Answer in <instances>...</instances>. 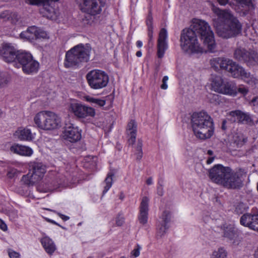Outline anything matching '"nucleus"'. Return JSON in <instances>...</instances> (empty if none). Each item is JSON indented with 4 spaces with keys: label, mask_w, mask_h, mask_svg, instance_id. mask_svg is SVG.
I'll list each match as a JSON object with an SVG mask.
<instances>
[{
    "label": "nucleus",
    "mask_w": 258,
    "mask_h": 258,
    "mask_svg": "<svg viewBox=\"0 0 258 258\" xmlns=\"http://www.w3.org/2000/svg\"><path fill=\"white\" fill-rule=\"evenodd\" d=\"M197 34L200 36L208 50L211 52H214L216 43L214 33L207 22L200 19L195 20L189 28H185L181 31L179 41L182 50L190 53L203 52Z\"/></svg>",
    "instance_id": "1"
},
{
    "label": "nucleus",
    "mask_w": 258,
    "mask_h": 258,
    "mask_svg": "<svg viewBox=\"0 0 258 258\" xmlns=\"http://www.w3.org/2000/svg\"><path fill=\"white\" fill-rule=\"evenodd\" d=\"M208 173L213 182L231 189H239L242 187L243 176L245 174L242 168L233 170L229 166L220 164L209 169Z\"/></svg>",
    "instance_id": "2"
},
{
    "label": "nucleus",
    "mask_w": 258,
    "mask_h": 258,
    "mask_svg": "<svg viewBox=\"0 0 258 258\" xmlns=\"http://www.w3.org/2000/svg\"><path fill=\"white\" fill-rule=\"evenodd\" d=\"M213 12L217 16L214 21V25L220 37L227 39L235 37L241 33L242 23L229 10L216 8L213 9Z\"/></svg>",
    "instance_id": "3"
},
{
    "label": "nucleus",
    "mask_w": 258,
    "mask_h": 258,
    "mask_svg": "<svg viewBox=\"0 0 258 258\" xmlns=\"http://www.w3.org/2000/svg\"><path fill=\"white\" fill-rule=\"evenodd\" d=\"M192 131L196 137L201 140L210 138L214 131L211 117L205 111L194 112L191 116Z\"/></svg>",
    "instance_id": "4"
},
{
    "label": "nucleus",
    "mask_w": 258,
    "mask_h": 258,
    "mask_svg": "<svg viewBox=\"0 0 258 258\" xmlns=\"http://www.w3.org/2000/svg\"><path fill=\"white\" fill-rule=\"evenodd\" d=\"M91 47L89 44L79 43L66 53L64 60V67L66 68H78L90 59Z\"/></svg>",
    "instance_id": "5"
},
{
    "label": "nucleus",
    "mask_w": 258,
    "mask_h": 258,
    "mask_svg": "<svg viewBox=\"0 0 258 258\" xmlns=\"http://www.w3.org/2000/svg\"><path fill=\"white\" fill-rule=\"evenodd\" d=\"M221 6L229 4L235 13L241 17L252 20L255 17L256 4L255 0H217Z\"/></svg>",
    "instance_id": "6"
},
{
    "label": "nucleus",
    "mask_w": 258,
    "mask_h": 258,
    "mask_svg": "<svg viewBox=\"0 0 258 258\" xmlns=\"http://www.w3.org/2000/svg\"><path fill=\"white\" fill-rule=\"evenodd\" d=\"M34 121L40 128L51 130L60 126L61 119L55 113L49 111L38 112L34 117Z\"/></svg>",
    "instance_id": "7"
},
{
    "label": "nucleus",
    "mask_w": 258,
    "mask_h": 258,
    "mask_svg": "<svg viewBox=\"0 0 258 258\" xmlns=\"http://www.w3.org/2000/svg\"><path fill=\"white\" fill-rule=\"evenodd\" d=\"M86 78L89 87L94 90H99L106 87L109 79L105 72L99 69L89 71Z\"/></svg>",
    "instance_id": "8"
},
{
    "label": "nucleus",
    "mask_w": 258,
    "mask_h": 258,
    "mask_svg": "<svg viewBox=\"0 0 258 258\" xmlns=\"http://www.w3.org/2000/svg\"><path fill=\"white\" fill-rule=\"evenodd\" d=\"M234 58L238 61L245 63L249 67L258 63V53L253 50L237 48L234 52Z\"/></svg>",
    "instance_id": "9"
},
{
    "label": "nucleus",
    "mask_w": 258,
    "mask_h": 258,
    "mask_svg": "<svg viewBox=\"0 0 258 258\" xmlns=\"http://www.w3.org/2000/svg\"><path fill=\"white\" fill-rule=\"evenodd\" d=\"M69 110L78 118L94 117L95 115V110L93 108L79 103H71Z\"/></svg>",
    "instance_id": "10"
},
{
    "label": "nucleus",
    "mask_w": 258,
    "mask_h": 258,
    "mask_svg": "<svg viewBox=\"0 0 258 258\" xmlns=\"http://www.w3.org/2000/svg\"><path fill=\"white\" fill-rule=\"evenodd\" d=\"M226 119L231 122L240 124L250 125L253 123L252 115L250 113L238 109L230 111L227 115Z\"/></svg>",
    "instance_id": "11"
},
{
    "label": "nucleus",
    "mask_w": 258,
    "mask_h": 258,
    "mask_svg": "<svg viewBox=\"0 0 258 258\" xmlns=\"http://www.w3.org/2000/svg\"><path fill=\"white\" fill-rule=\"evenodd\" d=\"M103 6L101 0H82L80 9L87 14L96 16L101 13Z\"/></svg>",
    "instance_id": "12"
},
{
    "label": "nucleus",
    "mask_w": 258,
    "mask_h": 258,
    "mask_svg": "<svg viewBox=\"0 0 258 258\" xmlns=\"http://www.w3.org/2000/svg\"><path fill=\"white\" fill-rule=\"evenodd\" d=\"M62 184V182L56 176H48L39 184L37 189L42 192H50L59 188Z\"/></svg>",
    "instance_id": "13"
},
{
    "label": "nucleus",
    "mask_w": 258,
    "mask_h": 258,
    "mask_svg": "<svg viewBox=\"0 0 258 258\" xmlns=\"http://www.w3.org/2000/svg\"><path fill=\"white\" fill-rule=\"evenodd\" d=\"M168 34L165 28H161L157 40V56L158 58H162L165 52L168 48Z\"/></svg>",
    "instance_id": "14"
},
{
    "label": "nucleus",
    "mask_w": 258,
    "mask_h": 258,
    "mask_svg": "<svg viewBox=\"0 0 258 258\" xmlns=\"http://www.w3.org/2000/svg\"><path fill=\"white\" fill-rule=\"evenodd\" d=\"M63 136L65 140L71 143H75L81 139V131L72 123L66 124L63 132Z\"/></svg>",
    "instance_id": "15"
},
{
    "label": "nucleus",
    "mask_w": 258,
    "mask_h": 258,
    "mask_svg": "<svg viewBox=\"0 0 258 258\" xmlns=\"http://www.w3.org/2000/svg\"><path fill=\"white\" fill-rule=\"evenodd\" d=\"M160 221L157 225V234L158 236H163L169 228V223L171 219V214L169 211L165 210L159 217Z\"/></svg>",
    "instance_id": "16"
},
{
    "label": "nucleus",
    "mask_w": 258,
    "mask_h": 258,
    "mask_svg": "<svg viewBox=\"0 0 258 258\" xmlns=\"http://www.w3.org/2000/svg\"><path fill=\"white\" fill-rule=\"evenodd\" d=\"M18 51L11 44L7 43L0 49V55L7 62H15Z\"/></svg>",
    "instance_id": "17"
},
{
    "label": "nucleus",
    "mask_w": 258,
    "mask_h": 258,
    "mask_svg": "<svg viewBox=\"0 0 258 258\" xmlns=\"http://www.w3.org/2000/svg\"><path fill=\"white\" fill-rule=\"evenodd\" d=\"M240 223L241 225L248 227L250 229L258 231V213L244 214L240 217Z\"/></svg>",
    "instance_id": "18"
},
{
    "label": "nucleus",
    "mask_w": 258,
    "mask_h": 258,
    "mask_svg": "<svg viewBox=\"0 0 258 258\" xmlns=\"http://www.w3.org/2000/svg\"><path fill=\"white\" fill-rule=\"evenodd\" d=\"M226 71L229 72L231 76L235 78H240L242 79H248L250 77V74L247 72L245 70L231 60L226 69Z\"/></svg>",
    "instance_id": "19"
},
{
    "label": "nucleus",
    "mask_w": 258,
    "mask_h": 258,
    "mask_svg": "<svg viewBox=\"0 0 258 258\" xmlns=\"http://www.w3.org/2000/svg\"><path fill=\"white\" fill-rule=\"evenodd\" d=\"M149 199L147 197H144L139 207V213L138 219L142 225H145L148 222L149 213Z\"/></svg>",
    "instance_id": "20"
},
{
    "label": "nucleus",
    "mask_w": 258,
    "mask_h": 258,
    "mask_svg": "<svg viewBox=\"0 0 258 258\" xmlns=\"http://www.w3.org/2000/svg\"><path fill=\"white\" fill-rule=\"evenodd\" d=\"M31 167L29 172L33 179L37 182L40 181L46 172V168L41 163L34 162Z\"/></svg>",
    "instance_id": "21"
},
{
    "label": "nucleus",
    "mask_w": 258,
    "mask_h": 258,
    "mask_svg": "<svg viewBox=\"0 0 258 258\" xmlns=\"http://www.w3.org/2000/svg\"><path fill=\"white\" fill-rule=\"evenodd\" d=\"M230 62H231V59L224 57H215L210 60V64L215 71L220 70L226 71Z\"/></svg>",
    "instance_id": "22"
},
{
    "label": "nucleus",
    "mask_w": 258,
    "mask_h": 258,
    "mask_svg": "<svg viewBox=\"0 0 258 258\" xmlns=\"http://www.w3.org/2000/svg\"><path fill=\"white\" fill-rule=\"evenodd\" d=\"M23 73L26 75L36 74L39 69V63L32 56L21 67Z\"/></svg>",
    "instance_id": "23"
},
{
    "label": "nucleus",
    "mask_w": 258,
    "mask_h": 258,
    "mask_svg": "<svg viewBox=\"0 0 258 258\" xmlns=\"http://www.w3.org/2000/svg\"><path fill=\"white\" fill-rule=\"evenodd\" d=\"M126 131L129 137L127 142L129 145L133 146L136 142L137 133V124L135 120L132 119L128 122Z\"/></svg>",
    "instance_id": "24"
},
{
    "label": "nucleus",
    "mask_w": 258,
    "mask_h": 258,
    "mask_svg": "<svg viewBox=\"0 0 258 258\" xmlns=\"http://www.w3.org/2000/svg\"><path fill=\"white\" fill-rule=\"evenodd\" d=\"M40 242L46 252L50 255H52L56 249L54 242L52 239L47 236L42 237Z\"/></svg>",
    "instance_id": "25"
},
{
    "label": "nucleus",
    "mask_w": 258,
    "mask_h": 258,
    "mask_svg": "<svg viewBox=\"0 0 258 258\" xmlns=\"http://www.w3.org/2000/svg\"><path fill=\"white\" fill-rule=\"evenodd\" d=\"M0 19L3 21H9L13 24H16L18 22L19 18L17 13L5 10L0 13Z\"/></svg>",
    "instance_id": "26"
},
{
    "label": "nucleus",
    "mask_w": 258,
    "mask_h": 258,
    "mask_svg": "<svg viewBox=\"0 0 258 258\" xmlns=\"http://www.w3.org/2000/svg\"><path fill=\"white\" fill-rule=\"evenodd\" d=\"M237 93L236 84L231 81L224 82L220 93L235 96Z\"/></svg>",
    "instance_id": "27"
},
{
    "label": "nucleus",
    "mask_w": 258,
    "mask_h": 258,
    "mask_svg": "<svg viewBox=\"0 0 258 258\" xmlns=\"http://www.w3.org/2000/svg\"><path fill=\"white\" fill-rule=\"evenodd\" d=\"M14 136L21 141H30L34 138L31 130L27 128H18L14 133Z\"/></svg>",
    "instance_id": "28"
},
{
    "label": "nucleus",
    "mask_w": 258,
    "mask_h": 258,
    "mask_svg": "<svg viewBox=\"0 0 258 258\" xmlns=\"http://www.w3.org/2000/svg\"><path fill=\"white\" fill-rule=\"evenodd\" d=\"M10 150L13 153L22 156H30L33 153L31 148L19 144L13 145L11 147Z\"/></svg>",
    "instance_id": "29"
},
{
    "label": "nucleus",
    "mask_w": 258,
    "mask_h": 258,
    "mask_svg": "<svg viewBox=\"0 0 258 258\" xmlns=\"http://www.w3.org/2000/svg\"><path fill=\"white\" fill-rule=\"evenodd\" d=\"M223 236L230 240L234 239L237 236V231L233 225L224 223L221 226Z\"/></svg>",
    "instance_id": "30"
},
{
    "label": "nucleus",
    "mask_w": 258,
    "mask_h": 258,
    "mask_svg": "<svg viewBox=\"0 0 258 258\" xmlns=\"http://www.w3.org/2000/svg\"><path fill=\"white\" fill-rule=\"evenodd\" d=\"M33 56L31 53L26 51L19 50L17 53L16 65L17 68H21Z\"/></svg>",
    "instance_id": "31"
},
{
    "label": "nucleus",
    "mask_w": 258,
    "mask_h": 258,
    "mask_svg": "<svg viewBox=\"0 0 258 258\" xmlns=\"http://www.w3.org/2000/svg\"><path fill=\"white\" fill-rule=\"evenodd\" d=\"M43 7L44 16L45 17L52 20H55L57 19L59 16V10L57 9L51 7L50 5L48 4Z\"/></svg>",
    "instance_id": "32"
},
{
    "label": "nucleus",
    "mask_w": 258,
    "mask_h": 258,
    "mask_svg": "<svg viewBox=\"0 0 258 258\" xmlns=\"http://www.w3.org/2000/svg\"><path fill=\"white\" fill-rule=\"evenodd\" d=\"M64 169L66 170L65 177L67 178V181H70V179L74 176V172L76 167V164L74 161H71L67 164L64 163Z\"/></svg>",
    "instance_id": "33"
},
{
    "label": "nucleus",
    "mask_w": 258,
    "mask_h": 258,
    "mask_svg": "<svg viewBox=\"0 0 258 258\" xmlns=\"http://www.w3.org/2000/svg\"><path fill=\"white\" fill-rule=\"evenodd\" d=\"M225 81L220 77H215L211 83L213 89L217 92L220 93Z\"/></svg>",
    "instance_id": "34"
},
{
    "label": "nucleus",
    "mask_w": 258,
    "mask_h": 258,
    "mask_svg": "<svg viewBox=\"0 0 258 258\" xmlns=\"http://www.w3.org/2000/svg\"><path fill=\"white\" fill-rule=\"evenodd\" d=\"M59 0H26V3L32 6H45L50 5V3L56 2Z\"/></svg>",
    "instance_id": "35"
},
{
    "label": "nucleus",
    "mask_w": 258,
    "mask_h": 258,
    "mask_svg": "<svg viewBox=\"0 0 258 258\" xmlns=\"http://www.w3.org/2000/svg\"><path fill=\"white\" fill-rule=\"evenodd\" d=\"M21 181L24 184L28 186L33 185L37 182L35 179H33V177L32 176L29 171L28 174L24 175L22 176Z\"/></svg>",
    "instance_id": "36"
},
{
    "label": "nucleus",
    "mask_w": 258,
    "mask_h": 258,
    "mask_svg": "<svg viewBox=\"0 0 258 258\" xmlns=\"http://www.w3.org/2000/svg\"><path fill=\"white\" fill-rule=\"evenodd\" d=\"M113 176V174L111 173H109L107 174V177H106L104 183L105 185L104 187V189L103 190V195H104L110 188L112 185V177Z\"/></svg>",
    "instance_id": "37"
},
{
    "label": "nucleus",
    "mask_w": 258,
    "mask_h": 258,
    "mask_svg": "<svg viewBox=\"0 0 258 258\" xmlns=\"http://www.w3.org/2000/svg\"><path fill=\"white\" fill-rule=\"evenodd\" d=\"M227 256V252L226 250L221 247L218 248L217 251H214L213 252L211 258H225Z\"/></svg>",
    "instance_id": "38"
},
{
    "label": "nucleus",
    "mask_w": 258,
    "mask_h": 258,
    "mask_svg": "<svg viewBox=\"0 0 258 258\" xmlns=\"http://www.w3.org/2000/svg\"><path fill=\"white\" fill-rule=\"evenodd\" d=\"M20 37L22 38L26 39L30 41L35 40V35L31 34L27 30L22 32L20 34Z\"/></svg>",
    "instance_id": "39"
},
{
    "label": "nucleus",
    "mask_w": 258,
    "mask_h": 258,
    "mask_svg": "<svg viewBox=\"0 0 258 258\" xmlns=\"http://www.w3.org/2000/svg\"><path fill=\"white\" fill-rule=\"evenodd\" d=\"M49 36L47 32L41 28H38V31L37 32L35 40L37 39H48Z\"/></svg>",
    "instance_id": "40"
},
{
    "label": "nucleus",
    "mask_w": 258,
    "mask_h": 258,
    "mask_svg": "<svg viewBox=\"0 0 258 258\" xmlns=\"http://www.w3.org/2000/svg\"><path fill=\"white\" fill-rule=\"evenodd\" d=\"M92 16L93 15L87 14V15H85L83 17V18L82 19V23L84 26L90 25L91 24L93 21L92 18Z\"/></svg>",
    "instance_id": "41"
},
{
    "label": "nucleus",
    "mask_w": 258,
    "mask_h": 258,
    "mask_svg": "<svg viewBox=\"0 0 258 258\" xmlns=\"http://www.w3.org/2000/svg\"><path fill=\"white\" fill-rule=\"evenodd\" d=\"M141 249V247L140 245L139 244H137L136 247L131 252V256H133V258L138 257L140 255Z\"/></svg>",
    "instance_id": "42"
},
{
    "label": "nucleus",
    "mask_w": 258,
    "mask_h": 258,
    "mask_svg": "<svg viewBox=\"0 0 258 258\" xmlns=\"http://www.w3.org/2000/svg\"><path fill=\"white\" fill-rule=\"evenodd\" d=\"M18 210L15 209H11L8 212V214L9 217L13 220L18 218Z\"/></svg>",
    "instance_id": "43"
},
{
    "label": "nucleus",
    "mask_w": 258,
    "mask_h": 258,
    "mask_svg": "<svg viewBox=\"0 0 258 258\" xmlns=\"http://www.w3.org/2000/svg\"><path fill=\"white\" fill-rule=\"evenodd\" d=\"M246 209V206L242 203L237 205L235 211L237 213L242 214Z\"/></svg>",
    "instance_id": "44"
},
{
    "label": "nucleus",
    "mask_w": 258,
    "mask_h": 258,
    "mask_svg": "<svg viewBox=\"0 0 258 258\" xmlns=\"http://www.w3.org/2000/svg\"><path fill=\"white\" fill-rule=\"evenodd\" d=\"M148 36L149 43L152 42L153 39V27L152 25L148 27Z\"/></svg>",
    "instance_id": "45"
},
{
    "label": "nucleus",
    "mask_w": 258,
    "mask_h": 258,
    "mask_svg": "<svg viewBox=\"0 0 258 258\" xmlns=\"http://www.w3.org/2000/svg\"><path fill=\"white\" fill-rule=\"evenodd\" d=\"M38 28V27L35 26H32L29 27L26 30L30 32L31 34H33L34 35H35V38Z\"/></svg>",
    "instance_id": "46"
},
{
    "label": "nucleus",
    "mask_w": 258,
    "mask_h": 258,
    "mask_svg": "<svg viewBox=\"0 0 258 258\" xmlns=\"http://www.w3.org/2000/svg\"><path fill=\"white\" fill-rule=\"evenodd\" d=\"M8 254L10 258H20V255L19 253L13 250L10 249L9 250Z\"/></svg>",
    "instance_id": "47"
},
{
    "label": "nucleus",
    "mask_w": 258,
    "mask_h": 258,
    "mask_svg": "<svg viewBox=\"0 0 258 258\" xmlns=\"http://www.w3.org/2000/svg\"><path fill=\"white\" fill-rule=\"evenodd\" d=\"M94 104L97 105L99 106L102 107L106 104V100L98 98H95Z\"/></svg>",
    "instance_id": "48"
},
{
    "label": "nucleus",
    "mask_w": 258,
    "mask_h": 258,
    "mask_svg": "<svg viewBox=\"0 0 258 258\" xmlns=\"http://www.w3.org/2000/svg\"><path fill=\"white\" fill-rule=\"evenodd\" d=\"M115 222L117 226H121L124 222V218L120 217V215H118L116 218Z\"/></svg>",
    "instance_id": "49"
},
{
    "label": "nucleus",
    "mask_w": 258,
    "mask_h": 258,
    "mask_svg": "<svg viewBox=\"0 0 258 258\" xmlns=\"http://www.w3.org/2000/svg\"><path fill=\"white\" fill-rule=\"evenodd\" d=\"M168 80V77L167 76H165L163 77L162 79V84L161 85V88L163 90H166L168 88V85L167 84V82Z\"/></svg>",
    "instance_id": "50"
},
{
    "label": "nucleus",
    "mask_w": 258,
    "mask_h": 258,
    "mask_svg": "<svg viewBox=\"0 0 258 258\" xmlns=\"http://www.w3.org/2000/svg\"><path fill=\"white\" fill-rule=\"evenodd\" d=\"M143 141L141 139H138L137 145L136 147V151H142Z\"/></svg>",
    "instance_id": "51"
},
{
    "label": "nucleus",
    "mask_w": 258,
    "mask_h": 258,
    "mask_svg": "<svg viewBox=\"0 0 258 258\" xmlns=\"http://www.w3.org/2000/svg\"><path fill=\"white\" fill-rule=\"evenodd\" d=\"M0 229L3 231H6L8 230V226L6 223L0 218Z\"/></svg>",
    "instance_id": "52"
},
{
    "label": "nucleus",
    "mask_w": 258,
    "mask_h": 258,
    "mask_svg": "<svg viewBox=\"0 0 258 258\" xmlns=\"http://www.w3.org/2000/svg\"><path fill=\"white\" fill-rule=\"evenodd\" d=\"M250 104L253 106H258V96L254 97L250 102Z\"/></svg>",
    "instance_id": "53"
},
{
    "label": "nucleus",
    "mask_w": 258,
    "mask_h": 258,
    "mask_svg": "<svg viewBox=\"0 0 258 258\" xmlns=\"http://www.w3.org/2000/svg\"><path fill=\"white\" fill-rule=\"evenodd\" d=\"M16 174L15 169H12L8 171L7 175L9 178H13Z\"/></svg>",
    "instance_id": "54"
},
{
    "label": "nucleus",
    "mask_w": 258,
    "mask_h": 258,
    "mask_svg": "<svg viewBox=\"0 0 258 258\" xmlns=\"http://www.w3.org/2000/svg\"><path fill=\"white\" fill-rule=\"evenodd\" d=\"M238 91L243 95H246L248 92V90L245 87H241L238 89Z\"/></svg>",
    "instance_id": "55"
},
{
    "label": "nucleus",
    "mask_w": 258,
    "mask_h": 258,
    "mask_svg": "<svg viewBox=\"0 0 258 258\" xmlns=\"http://www.w3.org/2000/svg\"><path fill=\"white\" fill-rule=\"evenodd\" d=\"M157 193L159 196H162L164 194L163 186H157Z\"/></svg>",
    "instance_id": "56"
},
{
    "label": "nucleus",
    "mask_w": 258,
    "mask_h": 258,
    "mask_svg": "<svg viewBox=\"0 0 258 258\" xmlns=\"http://www.w3.org/2000/svg\"><path fill=\"white\" fill-rule=\"evenodd\" d=\"M136 155L137 160L140 161L143 157V151L137 152L136 153Z\"/></svg>",
    "instance_id": "57"
},
{
    "label": "nucleus",
    "mask_w": 258,
    "mask_h": 258,
    "mask_svg": "<svg viewBox=\"0 0 258 258\" xmlns=\"http://www.w3.org/2000/svg\"><path fill=\"white\" fill-rule=\"evenodd\" d=\"M6 84H7V80L0 76V87H3Z\"/></svg>",
    "instance_id": "58"
},
{
    "label": "nucleus",
    "mask_w": 258,
    "mask_h": 258,
    "mask_svg": "<svg viewBox=\"0 0 258 258\" xmlns=\"http://www.w3.org/2000/svg\"><path fill=\"white\" fill-rule=\"evenodd\" d=\"M147 25L149 26L150 25H152V17L151 16H148L147 21Z\"/></svg>",
    "instance_id": "59"
},
{
    "label": "nucleus",
    "mask_w": 258,
    "mask_h": 258,
    "mask_svg": "<svg viewBox=\"0 0 258 258\" xmlns=\"http://www.w3.org/2000/svg\"><path fill=\"white\" fill-rule=\"evenodd\" d=\"M95 98L87 96L86 97V100L88 102L93 103Z\"/></svg>",
    "instance_id": "60"
},
{
    "label": "nucleus",
    "mask_w": 258,
    "mask_h": 258,
    "mask_svg": "<svg viewBox=\"0 0 258 258\" xmlns=\"http://www.w3.org/2000/svg\"><path fill=\"white\" fill-rule=\"evenodd\" d=\"M226 123H227L226 119H224L222 121V126H221V128L222 129V130L225 131L226 130V128H227V126L226 125Z\"/></svg>",
    "instance_id": "61"
},
{
    "label": "nucleus",
    "mask_w": 258,
    "mask_h": 258,
    "mask_svg": "<svg viewBox=\"0 0 258 258\" xmlns=\"http://www.w3.org/2000/svg\"><path fill=\"white\" fill-rule=\"evenodd\" d=\"M215 157H210L208 158L206 162L207 164H211L214 160Z\"/></svg>",
    "instance_id": "62"
},
{
    "label": "nucleus",
    "mask_w": 258,
    "mask_h": 258,
    "mask_svg": "<svg viewBox=\"0 0 258 258\" xmlns=\"http://www.w3.org/2000/svg\"><path fill=\"white\" fill-rule=\"evenodd\" d=\"M59 217L63 220L67 221L69 219V217L61 214H59Z\"/></svg>",
    "instance_id": "63"
},
{
    "label": "nucleus",
    "mask_w": 258,
    "mask_h": 258,
    "mask_svg": "<svg viewBox=\"0 0 258 258\" xmlns=\"http://www.w3.org/2000/svg\"><path fill=\"white\" fill-rule=\"evenodd\" d=\"M153 183V179H152V177H149L147 180H146V184L147 185H151Z\"/></svg>",
    "instance_id": "64"
}]
</instances>
